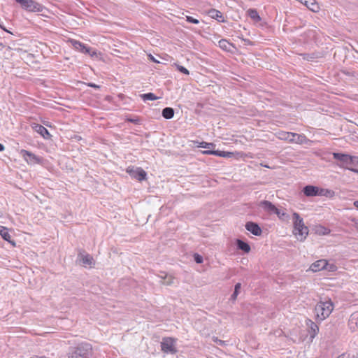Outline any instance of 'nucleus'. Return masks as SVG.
<instances>
[{
    "label": "nucleus",
    "mask_w": 358,
    "mask_h": 358,
    "mask_svg": "<svg viewBox=\"0 0 358 358\" xmlns=\"http://www.w3.org/2000/svg\"><path fill=\"white\" fill-rule=\"evenodd\" d=\"M4 150V146L0 143V152Z\"/></svg>",
    "instance_id": "nucleus-42"
},
{
    "label": "nucleus",
    "mask_w": 358,
    "mask_h": 358,
    "mask_svg": "<svg viewBox=\"0 0 358 358\" xmlns=\"http://www.w3.org/2000/svg\"><path fill=\"white\" fill-rule=\"evenodd\" d=\"M177 69L180 72H181L185 75L189 74V71L185 67H184L182 66L177 65Z\"/></svg>",
    "instance_id": "nucleus-32"
},
{
    "label": "nucleus",
    "mask_w": 358,
    "mask_h": 358,
    "mask_svg": "<svg viewBox=\"0 0 358 358\" xmlns=\"http://www.w3.org/2000/svg\"><path fill=\"white\" fill-rule=\"evenodd\" d=\"M259 206L269 214H275V213H278V208L271 201L266 200L262 201L259 203Z\"/></svg>",
    "instance_id": "nucleus-12"
},
{
    "label": "nucleus",
    "mask_w": 358,
    "mask_h": 358,
    "mask_svg": "<svg viewBox=\"0 0 358 358\" xmlns=\"http://www.w3.org/2000/svg\"><path fill=\"white\" fill-rule=\"evenodd\" d=\"M218 45L221 49L227 52L231 51V48H234L232 43H229L226 39L220 40L218 42Z\"/></svg>",
    "instance_id": "nucleus-20"
},
{
    "label": "nucleus",
    "mask_w": 358,
    "mask_h": 358,
    "mask_svg": "<svg viewBox=\"0 0 358 358\" xmlns=\"http://www.w3.org/2000/svg\"><path fill=\"white\" fill-rule=\"evenodd\" d=\"M248 13L250 17L254 20L255 21L259 22L261 20V17L257 10L250 8L248 10Z\"/></svg>",
    "instance_id": "nucleus-26"
},
{
    "label": "nucleus",
    "mask_w": 358,
    "mask_h": 358,
    "mask_svg": "<svg viewBox=\"0 0 358 358\" xmlns=\"http://www.w3.org/2000/svg\"><path fill=\"white\" fill-rule=\"evenodd\" d=\"M33 129H34L35 131H36L38 134H39L45 139L50 138V137H51L50 134L49 133L48 130L43 126L38 124H34V125L33 126Z\"/></svg>",
    "instance_id": "nucleus-16"
},
{
    "label": "nucleus",
    "mask_w": 358,
    "mask_h": 358,
    "mask_svg": "<svg viewBox=\"0 0 358 358\" xmlns=\"http://www.w3.org/2000/svg\"><path fill=\"white\" fill-rule=\"evenodd\" d=\"M241 287V283L238 282V283L236 284L235 287H234V293L232 294V295L231 296V299L232 300H236L237 296L239 294V290H240Z\"/></svg>",
    "instance_id": "nucleus-30"
},
{
    "label": "nucleus",
    "mask_w": 358,
    "mask_h": 358,
    "mask_svg": "<svg viewBox=\"0 0 358 358\" xmlns=\"http://www.w3.org/2000/svg\"><path fill=\"white\" fill-rule=\"evenodd\" d=\"M69 43L77 51L84 54H88L92 57L96 56V52L95 50H93L91 48L87 46L85 44L81 43L79 41L75 39H69Z\"/></svg>",
    "instance_id": "nucleus-7"
},
{
    "label": "nucleus",
    "mask_w": 358,
    "mask_h": 358,
    "mask_svg": "<svg viewBox=\"0 0 358 358\" xmlns=\"http://www.w3.org/2000/svg\"><path fill=\"white\" fill-rule=\"evenodd\" d=\"M337 268L336 266L334 264H328V266L327 268H324V269L329 271H334Z\"/></svg>",
    "instance_id": "nucleus-35"
},
{
    "label": "nucleus",
    "mask_w": 358,
    "mask_h": 358,
    "mask_svg": "<svg viewBox=\"0 0 358 358\" xmlns=\"http://www.w3.org/2000/svg\"><path fill=\"white\" fill-rule=\"evenodd\" d=\"M0 28H1L3 30H4L6 32H8V33H10L8 30H7L3 26H2L1 24H0Z\"/></svg>",
    "instance_id": "nucleus-41"
},
{
    "label": "nucleus",
    "mask_w": 358,
    "mask_h": 358,
    "mask_svg": "<svg viewBox=\"0 0 358 358\" xmlns=\"http://www.w3.org/2000/svg\"><path fill=\"white\" fill-rule=\"evenodd\" d=\"M127 172L131 178H135L138 181H142L146 179L147 173L141 168L129 166L127 169Z\"/></svg>",
    "instance_id": "nucleus-9"
},
{
    "label": "nucleus",
    "mask_w": 358,
    "mask_h": 358,
    "mask_svg": "<svg viewBox=\"0 0 358 358\" xmlns=\"http://www.w3.org/2000/svg\"><path fill=\"white\" fill-rule=\"evenodd\" d=\"M328 266V262L325 259H320L311 264L310 269L313 272H317Z\"/></svg>",
    "instance_id": "nucleus-14"
},
{
    "label": "nucleus",
    "mask_w": 358,
    "mask_h": 358,
    "mask_svg": "<svg viewBox=\"0 0 358 358\" xmlns=\"http://www.w3.org/2000/svg\"><path fill=\"white\" fill-rule=\"evenodd\" d=\"M20 154L28 164H38L41 162L38 157L28 150H21Z\"/></svg>",
    "instance_id": "nucleus-11"
},
{
    "label": "nucleus",
    "mask_w": 358,
    "mask_h": 358,
    "mask_svg": "<svg viewBox=\"0 0 358 358\" xmlns=\"http://www.w3.org/2000/svg\"><path fill=\"white\" fill-rule=\"evenodd\" d=\"M315 232L319 235H328L330 234L331 231L324 226L318 225L315 227Z\"/></svg>",
    "instance_id": "nucleus-25"
},
{
    "label": "nucleus",
    "mask_w": 358,
    "mask_h": 358,
    "mask_svg": "<svg viewBox=\"0 0 358 358\" xmlns=\"http://www.w3.org/2000/svg\"><path fill=\"white\" fill-rule=\"evenodd\" d=\"M194 259L197 264H201L203 262V257L199 254H194Z\"/></svg>",
    "instance_id": "nucleus-34"
},
{
    "label": "nucleus",
    "mask_w": 358,
    "mask_h": 358,
    "mask_svg": "<svg viewBox=\"0 0 358 358\" xmlns=\"http://www.w3.org/2000/svg\"><path fill=\"white\" fill-rule=\"evenodd\" d=\"M280 220L282 221L287 220L289 219V215L286 213L281 212L280 209L278 208V213H275Z\"/></svg>",
    "instance_id": "nucleus-29"
},
{
    "label": "nucleus",
    "mask_w": 358,
    "mask_h": 358,
    "mask_svg": "<svg viewBox=\"0 0 358 358\" xmlns=\"http://www.w3.org/2000/svg\"><path fill=\"white\" fill-rule=\"evenodd\" d=\"M176 340L173 338H164L161 342L162 350L167 354L175 355L178 352L176 347Z\"/></svg>",
    "instance_id": "nucleus-8"
},
{
    "label": "nucleus",
    "mask_w": 358,
    "mask_h": 358,
    "mask_svg": "<svg viewBox=\"0 0 358 358\" xmlns=\"http://www.w3.org/2000/svg\"><path fill=\"white\" fill-rule=\"evenodd\" d=\"M354 225L357 230H358V220H354Z\"/></svg>",
    "instance_id": "nucleus-38"
},
{
    "label": "nucleus",
    "mask_w": 358,
    "mask_h": 358,
    "mask_svg": "<svg viewBox=\"0 0 358 358\" xmlns=\"http://www.w3.org/2000/svg\"><path fill=\"white\" fill-rule=\"evenodd\" d=\"M319 188L313 185H306L303 189V192L306 196H315L321 193L319 192Z\"/></svg>",
    "instance_id": "nucleus-15"
},
{
    "label": "nucleus",
    "mask_w": 358,
    "mask_h": 358,
    "mask_svg": "<svg viewBox=\"0 0 358 358\" xmlns=\"http://www.w3.org/2000/svg\"><path fill=\"white\" fill-rule=\"evenodd\" d=\"M4 47V45L2 43H0V50Z\"/></svg>",
    "instance_id": "nucleus-45"
},
{
    "label": "nucleus",
    "mask_w": 358,
    "mask_h": 358,
    "mask_svg": "<svg viewBox=\"0 0 358 358\" xmlns=\"http://www.w3.org/2000/svg\"><path fill=\"white\" fill-rule=\"evenodd\" d=\"M214 341L219 345L223 346L225 345V341L218 339L217 338L214 339Z\"/></svg>",
    "instance_id": "nucleus-36"
},
{
    "label": "nucleus",
    "mask_w": 358,
    "mask_h": 358,
    "mask_svg": "<svg viewBox=\"0 0 358 358\" xmlns=\"http://www.w3.org/2000/svg\"><path fill=\"white\" fill-rule=\"evenodd\" d=\"M303 4L313 12H316L319 9L318 4L315 0H306Z\"/></svg>",
    "instance_id": "nucleus-23"
},
{
    "label": "nucleus",
    "mask_w": 358,
    "mask_h": 358,
    "mask_svg": "<svg viewBox=\"0 0 358 358\" xmlns=\"http://www.w3.org/2000/svg\"><path fill=\"white\" fill-rule=\"evenodd\" d=\"M20 3L23 9L29 12H43L46 10L45 7L42 4L34 0H15Z\"/></svg>",
    "instance_id": "nucleus-6"
},
{
    "label": "nucleus",
    "mask_w": 358,
    "mask_h": 358,
    "mask_svg": "<svg viewBox=\"0 0 358 358\" xmlns=\"http://www.w3.org/2000/svg\"><path fill=\"white\" fill-rule=\"evenodd\" d=\"M298 1H299V2H301V3H303H303H304V1H305L306 0H298Z\"/></svg>",
    "instance_id": "nucleus-47"
},
{
    "label": "nucleus",
    "mask_w": 358,
    "mask_h": 358,
    "mask_svg": "<svg viewBox=\"0 0 358 358\" xmlns=\"http://www.w3.org/2000/svg\"><path fill=\"white\" fill-rule=\"evenodd\" d=\"M208 13V15L213 19H215L218 22H224V18L220 11L216 9H210Z\"/></svg>",
    "instance_id": "nucleus-18"
},
{
    "label": "nucleus",
    "mask_w": 358,
    "mask_h": 358,
    "mask_svg": "<svg viewBox=\"0 0 358 358\" xmlns=\"http://www.w3.org/2000/svg\"><path fill=\"white\" fill-rule=\"evenodd\" d=\"M332 155L334 159L338 162L337 165L342 169L352 171L356 166H358V156L338 152H334Z\"/></svg>",
    "instance_id": "nucleus-1"
},
{
    "label": "nucleus",
    "mask_w": 358,
    "mask_h": 358,
    "mask_svg": "<svg viewBox=\"0 0 358 358\" xmlns=\"http://www.w3.org/2000/svg\"><path fill=\"white\" fill-rule=\"evenodd\" d=\"M80 261L84 266H92L94 264V259L90 255H82Z\"/></svg>",
    "instance_id": "nucleus-21"
},
{
    "label": "nucleus",
    "mask_w": 358,
    "mask_h": 358,
    "mask_svg": "<svg viewBox=\"0 0 358 358\" xmlns=\"http://www.w3.org/2000/svg\"><path fill=\"white\" fill-rule=\"evenodd\" d=\"M76 349L77 353L81 358H90L92 356V345L88 343H83L78 345Z\"/></svg>",
    "instance_id": "nucleus-10"
},
{
    "label": "nucleus",
    "mask_w": 358,
    "mask_h": 358,
    "mask_svg": "<svg viewBox=\"0 0 358 358\" xmlns=\"http://www.w3.org/2000/svg\"><path fill=\"white\" fill-rule=\"evenodd\" d=\"M306 325L309 327L310 338H314L319 331L318 326L310 320H306Z\"/></svg>",
    "instance_id": "nucleus-17"
},
{
    "label": "nucleus",
    "mask_w": 358,
    "mask_h": 358,
    "mask_svg": "<svg viewBox=\"0 0 358 358\" xmlns=\"http://www.w3.org/2000/svg\"><path fill=\"white\" fill-rule=\"evenodd\" d=\"M161 278L163 279L162 282L166 285H171L173 283V278L171 275H165L164 276L162 275Z\"/></svg>",
    "instance_id": "nucleus-28"
},
{
    "label": "nucleus",
    "mask_w": 358,
    "mask_h": 358,
    "mask_svg": "<svg viewBox=\"0 0 358 358\" xmlns=\"http://www.w3.org/2000/svg\"><path fill=\"white\" fill-rule=\"evenodd\" d=\"M187 21L189 23H193V24H197L199 23V21L196 19V18H194L192 16H187Z\"/></svg>",
    "instance_id": "nucleus-33"
},
{
    "label": "nucleus",
    "mask_w": 358,
    "mask_h": 358,
    "mask_svg": "<svg viewBox=\"0 0 358 358\" xmlns=\"http://www.w3.org/2000/svg\"><path fill=\"white\" fill-rule=\"evenodd\" d=\"M141 98L144 101H154L157 100L158 97L152 92L142 94L140 95Z\"/></svg>",
    "instance_id": "nucleus-27"
},
{
    "label": "nucleus",
    "mask_w": 358,
    "mask_h": 358,
    "mask_svg": "<svg viewBox=\"0 0 358 358\" xmlns=\"http://www.w3.org/2000/svg\"><path fill=\"white\" fill-rule=\"evenodd\" d=\"M90 87H93L94 89H99L100 87L94 83H89Z\"/></svg>",
    "instance_id": "nucleus-37"
},
{
    "label": "nucleus",
    "mask_w": 358,
    "mask_h": 358,
    "mask_svg": "<svg viewBox=\"0 0 358 358\" xmlns=\"http://www.w3.org/2000/svg\"><path fill=\"white\" fill-rule=\"evenodd\" d=\"M334 309V304L331 300L320 301L315 308L316 317L320 321H323L328 317Z\"/></svg>",
    "instance_id": "nucleus-4"
},
{
    "label": "nucleus",
    "mask_w": 358,
    "mask_h": 358,
    "mask_svg": "<svg viewBox=\"0 0 358 358\" xmlns=\"http://www.w3.org/2000/svg\"><path fill=\"white\" fill-rule=\"evenodd\" d=\"M337 358H345V355L342 354V355H339Z\"/></svg>",
    "instance_id": "nucleus-44"
},
{
    "label": "nucleus",
    "mask_w": 358,
    "mask_h": 358,
    "mask_svg": "<svg viewBox=\"0 0 358 358\" xmlns=\"http://www.w3.org/2000/svg\"><path fill=\"white\" fill-rule=\"evenodd\" d=\"M293 234L296 238L300 241L305 240L308 234V229L305 226L303 219L297 213H293Z\"/></svg>",
    "instance_id": "nucleus-2"
},
{
    "label": "nucleus",
    "mask_w": 358,
    "mask_h": 358,
    "mask_svg": "<svg viewBox=\"0 0 358 358\" xmlns=\"http://www.w3.org/2000/svg\"><path fill=\"white\" fill-rule=\"evenodd\" d=\"M150 59L152 61H153L154 62H159L157 60H156L153 56H152L151 55H150Z\"/></svg>",
    "instance_id": "nucleus-40"
},
{
    "label": "nucleus",
    "mask_w": 358,
    "mask_h": 358,
    "mask_svg": "<svg viewBox=\"0 0 358 358\" xmlns=\"http://www.w3.org/2000/svg\"><path fill=\"white\" fill-rule=\"evenodd\" d=\"M277 137L288 143L299 145L306 144L310 141L304 134L294 132L280 131L277 134Z\"/></svg>",
    "instance_id": "nucleus-3"
},
{
    "label": "nucleus",
    "mask_w": 358,
    "mask_h": 358,
    "mask_svg": "<svg viewBox=\"0 0 358 358\" xmlns=\"http://www.w3.org/2000/svg\"><path fill=\"white\" fill-rule=\"evenodd\" d=\"M245 229L255 236H260L262 233V229L258 224L253 222H248L245 224Z\"/></svg>",
    "instance_id": "nucleus-13"
},
{
    "label": "nucleus",
    "mask_w": 358,
    "mask_h": 358,
    "mask_svg": "<svg viewBox=\"0 0 358 358\" xmlns=\"http://www.w3.org/2000/svg\"><path fill=\"white\" fill-rule=\"evenodd\" d=\"M162 115L163 117H164L165 119H167V120L171 119L174 116V110H173V108H172L171 107L164 108L162 110Z\"/></svg>",
    "instance_id": "nucleus-22"
},
{
    "label": "nucleus",
    "mask_w": 358,
    "mask_h": 358,
    "mask_svg": "<svg viewBox=\"0 0 358 358\" xmlns=\"http://www.w3.org/2000/svg\"><path fill=\"white\" fill-rule=\"evenodd\" d=\"M199 147L207 149V150L203 151V153L206 155H213L226 158H229L233 156V153L230 152L211 150L215 147V145L213 143L201 142Z\"/></svg>",
    "instance_id": "nucleus-5"
},
{
    "label": "nucleus",
    "mask_w": 358,
    "mask_h": 358,
    "mask_svg": "<svg viewBox=\"0 0 358 358\" xmlns=\"http://www.w3.org/2000/svg\"><path fill=\"white\" fill-rule=\"evenodd\" d=\"M236 245L239 250H243L245 252H249L250 250V247L248 243L244 242L242 240L237 239Z\"/></svg>",
    "instance_id": "nucleus-24"
},
{
    "label": "nucleus",
    "mask_w": 358,
    "mask_h": 358,
    "mask_svg": "<svg viewBox=\"0 0 358 358\" xmlns=\"http://www.w3.org/2000/svg\"><path fill=\"white\" fill-rule=\"evenodd\" d=\"M0 235L5 241L11 243L13 245H15V243L10 240L11 237L8 232V229L6 227L3 226H0Z\"/></svg>",
    "instance_id": "nucleus-19"
},
{
    "label": "nucleus",
    "mask_w": 358,
    "mask_h": 358,
    "mask_svg": "<svg viewBox=\"0 0 358 358\" xmlns=\"http://www.w3.org/2000/svg\"><path fill=\"white\" fill-rule=\"evenodd\" d=\"M68 358H81V357L78 355V353H77V350L75 348L73 350H71V352H69Z\"/></svg>",
    "instance_id": "nucleus-31"
},
{
    "label": "nucleus",
    "mask_w": 358,
    "mask_h": 358,
    "mask_svg": "<svg viewBox=\"0 0 358 358\" xmlns=\"http://www.w3.org/2000/svg\"><path fill=\"white\" fill-rule=\"evenodd\" d=\"M352 172L358 173V169H355L354 170H352Z\"/></svg>",
    "instance_id": "nucleus-46"
},
{
    "label": "nucleus",
    "mask_w": 358,
    "mask_h": 358,
    "mask_svg": "<svg viewBox=\"0 0 358 358\" xmlns=\"http://www.w3.org/2000/svg\"><path fill=\"white\" fill-rule=\"evenodd\" d=\"M354 206H355L357 208H358V201H355L354 202Z\"/></svg>",
    "instance_id": "nucleus-43"
},
{
    "label": "nucleus",
    "mask_w": 358,
    "mask_h": 358,
    "mask_svg": "<svg viewBox=\"0 0 358 358\" xmlns=\"http://www.w3.org/2000/svg\"><path fill=\"white\" fill-rule=\"evenodd\" d=\"M127 120L130 122H133V123H137L138 122V120H134V119H127Z\"/></svg>",
    "instance_id": "nucleus-39"
}]
</instances>
